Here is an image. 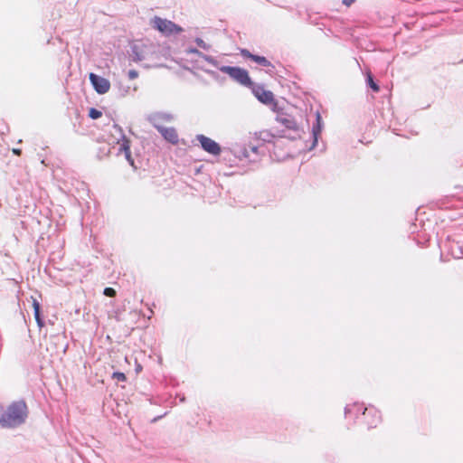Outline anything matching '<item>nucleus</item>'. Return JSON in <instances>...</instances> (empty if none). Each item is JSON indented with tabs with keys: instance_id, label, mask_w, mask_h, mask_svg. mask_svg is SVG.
Segmentation results:
<instances>
[{
	"instance_id": "7c9ffc66",
	"label": "nucleus",
	"mask_w": 463,
	"mask_h": 463,
	"mask_svg": "<svg viewBox=\"0 0 463 463\" xmlns=\"http://www.w3.org/2000/svg\"><path fill=\"white\" fill-rule=\"evenodd\" d=\"M250 151H251V152H253V153H255V154H256V153H257V151H258V147H257V146H250Z\"/></svg>"
},
{
	"instance_id": "412c9836",
	"label": "nucleus",
	"mask_w": 463,
	"mask_h": 463,
	"mask_svg": "<svg viewBox=\"0 0 463 463\" xmlns=\"http://www.w3.org/2000/svg\"><path fill=\"white\" fill-rule=\"evenodd\" d=\"M32 299H33V312L34 313H40V303L34 298H32Z\"/></svg>"
},
{
	"instance_id": "7ed1b4c3",
	"label": "nucleus",
	"mask_w": 463,
	"mask_h": 463,
	"mask_svg": "<svg viewBox=\"0 0 463 463\" xmlns=\"http://www.w3.org/2000/svg\"><path fill=\"white\" fill-rule=\"evenodd\" d=\"M219 70L222 72L228 74L233 80L243 86L250 88L253 85L249 73L245 69L222 65Z\"/></svg>"
},
{
	"instance_id": "cd10ccee",
	"label": "nucleus",
	"mask_w": 463,
	"mask_h": 463,
	"mask_svg": "<svg viewBox=\"0 0 463 463\" xmlns=\"http://www.w3.org/2000/svg\"><path fill=\"white\" fill-rule=\"evenodd\" d=\"M355 0H343V4L346 6H350Z\"/></svg>"
},
{
	"instance_id": "423d86ee",
	"label": "nucleus",
	"mask_w": 463,
	"mask_h": 463,
	"mask_svg": "<svg viewBox=\"0 0 463 463\" xmlns=\"http://www.w3.org/2000/svg\"><path fill=\"white\" fill-rule=\"evenodd\" d=\"M152 24L154 28L157 29L159 32L165 35L179 33L183 32V29L175 23L157 16L153 19Z\"/></svg>"
},
{
	"instance_id": "20e7f679",
	"label": "nucleus",
	"mask_w": 463,
	"mask_h": 463,
	"mask_svg": "<svg viewBox=\"0 0 463 463\" xmlns=\"http://www.w3.org/2000/svg\"><path fill=\"white\" fill-rule=\"evenodd\" d=\"M276 120L285 128L284 132L291 131L293 134L287 135L283 134L284 137H287L291 139H295L297 137H300V129L294 118L291 115L286 113H280L277 115Z\"/></svg>"
},
{
	"instance_id": "c85d7f7f",
	"label": "nucleus",
	"mask_w": 463,
	"mask_h": 463,
	"mask_svg": "<svg viewBox=\"0 0 463 463\" xmlns=\"http://www.w3.org/2000/svg\"><path fill=\"white\" fill-rule=\"evenodd\" d=\"M206 71L209 75H211L212 77H214V78L216 77V72H215V71H209V70H207V71Z\"/></svg>"
},
{
	"instance_id": "f257e3e1",
	"label": "nucleus",
	"mask_w": 463,
	"mask_h": 463,
	"mask_svg": "<svg viewBox=\"0 0 463 463\" xmlns=\"http://www.w3.org/2000/svg\"><path fill=\"white\" fill-rule=\"evenodd\" d=\"M28 417V407L24 401H15L0 411V427L14 429L23 425Z\"/></svg>"
},
{
	"instance_id": "4468645a",
	"label": "nucleus",
	"mask_w": 463,
	"mask_h": 463,
	"mask_svg": "<svg viewBox=\"0 0 463 463\" xmlns=\"http://www.w3.org/2000/svg\"><path fill=\"white\" fill-rule=\"evenodd\" d=\"M367 411H368V409L364 408V405L360 404V403H354L352 405H347L345 408V413L346 416L348 414H352V413H354L356 416L360 412H362V414L364 416H365Z\"/></svg>"
},
{
	"instance_id": "6e6552de",
	"label": "nucleus",
	"mask_w": 463,
	"mask_h": 463,
	"mask_svg": "<svg viewBox=\"0 0 463 463\" xmlns=\"http://www.w3.org/2000/svg\"><path fill=\"white\" fill-rule=\"evenodd\" d=\"M90 80L99 94H105L109 90L110 82L109 80L91 72L90 74Z\"/></svg>"
},
{
	"instance_id": "f3484780",
	"label": "nucleus",
	"mask_w": 463,
	"mask_h": 463,
	"mask_svg": "<svg viewBox=\"0 0 463 463\" xmlns=\"http://www.w3.org/2000/svg\"><path fill=\"white\" fill-rule=\"evenodd\" d=\"M102 115L101 111L92 108L90 109L89 111V116L90 118H93V119H97L99 118H100Z\"/></svg>"
},
{
	"instance_id": "1a4fd4ad",
	"label": "nucleus",
	"mask_w": 463,
	"mask_h": 463,
	"mask_svg": "<svg viewBox=\"0 0 463 463\" xmlns=\"http://www.w3.org/2000/svg\"><path fill=\"white\" fill-rule=\"evenodd\" d=\"M241 55L245 59H250L256 63L260 64L263 67H270L271 69H274V66L272 63L264 56H260L256 54H252L249 50L247 49H241Z\"/></svg>"
},
{
	"instance_id": "0eeeda50",
	"label": "nucleus",
	"mask_w": 463,
	"mask_h": 463,
	"mask_svg": "<svg viewBox=\"0 0 463 463\" xmlns=\"http://www.w3.org/2000/svg\"><path fill=\"white\" fill-rule=\"evenodd\" d=\"M195 138L200 143L201 147L208 154L213 156H219L221 154V146L212 138L203 134L197 135Z\"/></svg>"
},
{
	"instance_id": "bb28decb",
	"label": "nucleus",
	"mask_w": 463,
	"mask_h": 463,
	"mask_svg": "<svg viewBox=\"0 0 463 463\" xmlns=\"http://www.w3.org/2000/svg\"><path fill=\"white\" fill-rule=\"evenodd\" d=\"M209 63H211L212 65H213L214 67L216 68H220L221 66H219V62L213 57L212 59V61H210Z\"/></svg>"
},
{
	"instance_id": "4be33fe9",
	"label": "nucleus",
	"mask_w": 463,
	"mask_h": 463,
	"mask_svg": "<svg viewBox=\"0 0 463 463\" xmlns=\"http://www.w3.org/2000/svg\"><path fill=\"white\" fill-rule=\"evenodd\" d=\"M104 295L108 297H114L116 295V290L112 288H106L104 289Z\"/></svg>"
},
{
	"instance_id": "b1692460",
	"label": "nucleus",
	"mask_w": 463,
	"mask_h": 463,
	"mask_svg": "<svg viewBox=\"0 0 463 463\" xmlns=\"http://www.w3.org/2000/svg\"><path fill=\"white\" fill-rule=\"evenodd\" d=\"M136 47L132 48V52H133V60L137 61H141L142 60V57L136 52Z\"/></svg>"
},
{
	"instance_id": "aec40b11",
	"label": "nucleus",
	"mask_w": 463,
	"mask_h": 463,
	"mask_svg": "<svg viewBox=\"0 0 463 463\" xmlns=\"http://www.w3.org/2000/svg\"><path fill=\"white\" fill-rule=\"evenodd\" d=\"M34 317H35V320H36L39 327L44 326V322H43V318L41 317L40 313H34Z\"/></svg>"
},
{
	"instance_id": "dca6fc26",
	"label": "nucleus",
	"mask_w": 463,
	"mask_h": 463,
	"mask_svg": "<svg viewBox=\"0 0 463 463\" xmlns=\"http://www.w3.org/2000/svg\"><path fill=\"white\" fill-rule=\"evenodd\" d=\"M380 420H381V416H380L379 412L375 411L373 416V420L367 421L366 423L369 428H373V427H375Z\"/></svg>"
},
{
	"instance_id": "2eb2a0df",
	"label": "nucleus",
	"mask_w": 463,
	"mask_h": 463,
	"mask_svg": "<svg viewBox=\"0 0 463 463\" xmlns=\"http://www.w3.org/2000/svg\"><path fill=\"white\" fill-rule=\"evenodd\" d=\"M367 84L372 88V90L374 92H378L380 88L379 86L373 81L372 74L370 71L367 72V79H366Z\"/></svg>"
},
{
	"instance_id": "f8f14e48",
	"label": "nucleus",
	"mask_w": 463,
	"mask_h": 463,
	"mask_svg": "<svg viewBox=\"0 0 463 463\" xmlns=\"http://www.w3.org/2000/svg\"><path fill=\"white\" fill-rule=\"evenodd\" d=\"M322 128H323V122H322L321 115L319 112H317L316 122L312 126L311 132H312L313 143H312V146L310 147V149H313L317 146L318 137L322 131Z\"/></svg>"
},
{
	"instance_id": "5701e85b",
	"label": "nucleus",
	"mask_w": 463,
	"mask_h": 463,
	"mask_svg": "<svg viewBox=\"0 0 463 463\" xmlns=\"http://www.w3.org/2000/svg\"><path fill=\"white\" fill-rule=\"evenodd\" d=\"M128 76L129 80H135L138 76V72L135 70H130L128 72Z\"/></svg>"
},
{
	"instance_id": "9d476101",
	"label": "nucleus",
	"mask_w": 463,
	"mask_h": 463,
	"mask_svg": "<svg viewBox=\"0 0 463 463\" xmlns=\"http://www.w3.org/2000/svg\"><path fill=\"white\" fill-rule=\"evenodd\" d=\"M252 91L255 97L264 104H270L274 99L273 93L269 90H266L261 86L253 87Z\"/></svg>"
},
{
	"instance_id": "ddd939ff",
	"label": "nucleus",
	"mask_w": 463,
	"mask_h": 463,
	"mask_svg": "<svg viewBox=\"0 0 463 463\" xmlns=\"http://www.w3.org/2000/svg\"><path fill=\"white\" fill-rule=\"evenodd\" d=\"M158 131L163 137L171 144L175 145L178 143V135L175 128L163 127L160 128Z\"/></svg>"
},
{
	"instance_id": "6ab92c4d",
	"label": "nucleus",
	"mask_w": 463,
	"mask_h": 463,
	"mask_svg": "<svg viewBox=\"0 0 463 463\" xmlns=\"http://www.w3.org/2000/svg\"><path fill=\"white\" fill-rule=\"evenodd\" d=\"M195 43H196V44H197V46H198V47H200V48H202V49H203V50L208 51V50L210 49V45H209V44H207V43H205L203 42V39H201V38H196V39H195Z\"/></svg>"
},
{
	"instance_id": "9b49d317",
	"label": "nucleus",
	"mask_w": 463,
	"mask_h": 463,
	"mask_svg": "<svg viewBox=\"0 0 463 463\" xmlns=\"http://www.w3.org/2000/svg\"><path fill=\"white\" fill-rule=\"evenodd\" d=\"M173 119V116L168 113H163V112H156L154 114H151L148 117L149 122L158 130L160 128H163L161 126V123L163 122H169Z\"/></svg>"
},
{
	"instance_id": "a878e982",
	"label": "nucleus",
	"mask_w": 463,
	"mask_h": 463,
	"mask_svg": "<svg viewBox=\"0 0 463 463\" xmlns=\"http://www.w3.org/2000/svg\"><path fill=\"white\" fill-rule=\"evenodd\" d=\"M199 57L203 58V60H205L208 62L212 61V59H213L212 56L205 55V54H203V53H201V55Z\"/></svg>"
},
{
	"instance_id": "393cba45",
	"label": "nucleus",
	"mask_w": 463,
	"mask_h": 463,
	"mask_svg": "<svg viewBox=\"0 0 463 463\" xmlns=\"http://www.w3.org/2000/svg\"><path fill=\"white\" fill-rule=\"evenodd\" d=\"M186 52H187V53H194V54H197L198 56H200V55H201V53H202L201 52H199V51H198L197 49H195V48H188V49L186 50Z\"/></svg>"
},
{
	"instance_id": "a211bd4d",
	"label": "nucleus",
	"mask_w": 463,
	"mask_h": 463,
	"mask_svg": "<svg viewBox=\"0 0 463 463\" xmlns=\"http://www.w3.org/2000/svg\"><path fill=\"white\" fill-rule=\"evenodd\" d=\"M112 378L118 381V382H125L127 377L125 375V373H120V372H115L113 373L112 374Z\"/></svg>"
},
{
	"instance_id": "c756f323",
	"label": "nucleus",
	"mask_w": 463,
	"mask_h": 463,
	"mask_svg": "<svg viewBox=\"0 0 463 463\" xmlns=\"http://www.w3.org/2000/svg\"><path fill=\"white\" fill-rule=\"evenodd\" d=\"M13 153L17 155V156H20L21 155V149H18V148H14L13 149Z\"/></svg>"
},
{
	"instance_id": "39448f33",
	"label": "nucleus",
	"mask_w": 463,
	"mask_h": 463,
	"mask_svg": "<svg viewBox=\"0 0 463 463\" xmlns=\"http://www.w3.org/2000/svg\"><path fill=\"white\" fill-rule=\"evenodd\" d=\"M439 247L442 253H447L454 259L463 258V247L460 245L459 241H457L452 236L449 235L445 241H441Z\"/></svg>"
},
{
	"instance_id": "f03ea898",
	"label": "nucleus",
	"mask_w": 463,
	"mask_h": 463,
	"mask_svg": "<svg viewBox=\"0 0 463 463\" xmlns=\"http://www.w3.org/2000/svg\"><path fill=\"white\" fill-rule=\"evenodd\" d=\"M112 128V136L119 145L118 153H123L129 165L134 168H137L135 166L134 159L131 156L129 140L126 137L123 129L118 124H114Z\"/></svg>"
}]
</instances>
